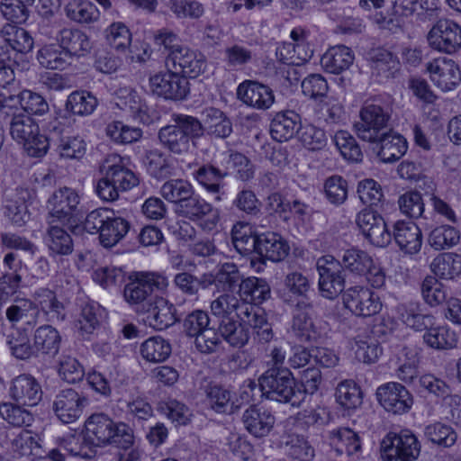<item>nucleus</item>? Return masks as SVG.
Here are the masks:
<instances>
[{
	"label": "nucleus",
	"instance_id": "obj_20",
	"mask_svg": "<svg viewBox=\"0 0 461 461\" xmlns=\"http://www.w3.org/2000/svg\"><path fill=\"white\" fill-rule=\"evenodd\" d=\"M343 303L354 314L369 317L378 313L382 308L379 296L367 287L354 286L345 291Z\"/></svg>",
	"mask_w": 461,
	"mask_h": 461
},
{
	"label": "nucleus",
	"instance_id": "obj_21",
	"mask_svg": "<svg viewBox=\"0 0 461 461\" xmlns=\"http://www.w3.org/2000/svg\"><path fill=\"white\" fill-rule=\"evenodd\" d=\"M433 84L443 92L453 91L461 82V69L450 59H436L427 64Z\"/></svg>",
	"mask_w": 461,
	"mask_h": 461
},
{
	"label": "nucleus",
	"instance_id": "obj_28",
	"mask_svg": "<svg viewBox=\"0 0 461 461\" xmlns=\"http://www.w3.org/2000/svg\"><path fill=\"white\" fill-rule=\"evenodd\" d=\"M9 393L19 404L35 406L41 400L42 390L32 375L23 374L12 380Z\"/></svg>",
	"mask_w": 461,
	"mask_h": 461
},
{
	"label": "nucleus",
	"instance_id": "obj_27",
	"mask_svg": "<svg viewBox=\"0 0 461 461\" xmlns=\"http://www.w3.org/2000/svg\"><path fill=\"white\" fill-rule=\"evenodd\" d=\"M253 310V305L246 301H242L240 297H237L230 293H224L218 296L211 303L212 313L221 318V321L225 319H239L244 321L249 311Z\"/></svg>",
	"mask_w": 461,
	"mask_h": 461
},
{
	"label": "nucleus",
	"instance_id": "obj_1",
	"mask_svg": "<svg viewBox=\"0 0 461 461\" xmlns=\"http://www.w3.org/2000/svg\"><path fill=\"white\" fill-rule=\"evenodd\" d=\"M100 170L103 176L95 185V193L103 201H115L120 192L131 190L139 185V177L128 167V158L118 154H109Z\"/></svg>",
	"mask_w": 461,
	"mask_h": 461
},
{
	"label": "nucleus",
	"instance_id": "obj_33",
	"mask_svg": "<svg viewBox=\"0 0 461 461\" xmlns=\"http://www.w3.org/2000/svg\"><path fill=\"white\" fill-rule=\"evenodd\" d=\"M59 45L69 55L85 56L91 50V42L88 36L82 31L73 28H63L57 34Z\"/></svg>",
	"mask_w": 461,
	"mask_h": 461
},
{
	"label": "nucleus",
	"instance_id": "obj_32",
	"mask_svg": "<svg viewBox=\"0 0 461 461\" xmlns=\"http://www.w3.org/2000/svg\"><path fill=\"white\" fill-rule=\"evenodd\" d=\"M290 247L286 240L276 232L258 234L257 252L273 262L284 260L289 254Z\"/></svg>",
	"mask_w": 461,
	"mask_h": 461
},
{
	"label": "nucleus",
	"instance_id": "obj_56",
	"mask_svg": "<svg viewBox=\"0 0 461 461\" xmlns=\"http://www.w3.org/2000/svg\"><path fill=\"white\" fill-rule=\"evenodd\" d=\"M397 312L400 320L416 331H426L433 321L431 315L419 312L418 305L412 303L399 305Z\"/></svg>",
	"mask_w": 461,
	"mask_h": 461
},
{
	"label": "nucleus",
	"instance_id": "obj_51",
	"mask_svg": "<svg viewBox=\"0 0 461 461\" xmlns=\"http://www.w3.org/2000/svg\"><path fill=\"white\" fill-rule=\"evenodd\" d=\"M67 17L77 23L88 24L99 19L100 12L89 0H72L65 7Z\"/></svg>",
	"mask_w": 461,
	"mask_h": 461
},
{
	"label": "nucleus",
	"instance_id": "obj_38",
	"mask_svg": "<svg viewBox=\"0 0 461 461\" xmlns=\"http://www.w3.org/2000/svg\"><path fill=\"white\" fill-rule=\"evenodd\" d=\"M376 142L380 144L377 156L384 163H393L399 160L408 149L406 140L402 135L392 131L380 134Z\"/></svg>",
	"mask_w": 461,
	"mask_h": 461
},
{
	"label": "nucleus",
	"instance_id": "obj_52",
	"mask_svg": "<svg viewBox=\"0 0 461 461\" xmlns=\"http://www.w3.org/2000/svg\"><path fill=\"white\" fill-rule=\"evenodd\" d=\"M171 345L168 340L154 336L147 339L140 345V355L148 362L160 363L166 361L171 355Z\"/></svg>",
	"mask_w": 461,
	"mask_h": 461
},
{
	"label": "nucleus",
	"instance_id": "obj_5",
	"mask_svg": "<svg viewBox=\"0 0 461 461\" xmlns=\"http://www.w3.org/2000/svg\"><path fill=\"white\" fill-rule=\"evenodd\" d=\"M84 229L91 234L98 233L103 247L113 248L128 234L131 223L114 211L101 207L86 214Z\"/></svg>",
	"mask_w": 461,
	"mask_h": 461
},
{
	"label": "nucleus",
	"instance_id": "obj_25",
	"mask_svg": "<svg viewBox=\"0 0 461 461\" xmlns=\"http://www.w3.org/2000/svg\"><path fill=\"white\" fill-rule=\"evenodd\" d=\"M143 312L147 313L146 322L157 330H164L177 321L175 305L162 296H155Z\"/></svg>",
	"mask_w": 461,
	"mask_h": 461
},
{
	"label": "nucleus",
	"instance_id": "obj_59",
	"mask_svg": "<svg viewBox=\"0 0 461 461\" xmlns=\"http://www.w3.org/2000/svg\"><path fill=\"white\" fill-rule=\"evenodd\" d=\"M194 191L193 185L182 178L170 179L165 182L160 188L161 195L167 201L176 203V206L192 195Z\"/></svg>",
	"mask_w": 461,
	"mask_h": 461
},
{
	"label": "nucleus",
	"instance_id": "obj_54",
	"mask_svg": "<svg viewBox=\"0 0 461 461\" xmlns=\"http://www.w3.org/2000/svg\"><path fill=\"white\" fill-rule=\"evenodd\" d=\"M430 268L437 276L442 279H453L461 274V255L440 254L433 259Z\"/></svg>",
	"mask_w": 461,
	"mask_h": 461
},
{
	"label": "nucleus",
	"instance_id": "obj_36",
	"mask_svg": "<svg viewBox=\"0 0 461 461\" xmlns=\"http://www.w3.org/2000/svg\"><path fill=\"white\" fill-rule=\"evenodd\" d=\"M330 440L335 456H357L361 450V440L357 433L348 428L330 431Z\"/></svg>",
	"mask_w": 461,
	"mask_h": 461
},
{
	"label": "nucleus",
	"instance_id": "obj_29",
	"mask_svg": "<svg viewBox=\"0 0 461 461\" xmlns=\"http://www.w3.org/2000/svg\"><path fill=\"white\" fill-rule=\"evenodd\" d=\"M241 420L246 430L258 438L267 436L276 422V418L270 411L257 405L246 409Z\"/></svg>",
	"mask_w": 461,
	"mask_h": 461
},
{
	"label": "nucleus",
	"instance_id": "obj_49",
	"mask_svg": "<svg viewBox=\"0 0 461 461\" xmlns=\"http://www.w3.org/2000/svg\"><path fill=\"white\" fill-rule=\"evenodd\" d=\"M37 59L41 67L48 69H64L70 63L69 55L59 44H47L37 52Z\"/></svg>",
	"mask_w": 461,
	"mask_h": 461
},
{
	"label": "nucleus",
	"instance_id": "obj_60",
	"mask_svg": "<svg viewBox=\"0 0 461 461\" xmlns=\"http://www.w3.org/2000/svg\"><path fill=\"white\" fill-rule=\"evenodd\" d=\"M314 112L319 121L328 124L340 122L345 114L343 105L331 96L320 100L315 105Z\"/></svg>",
	"mask_w": 461,
	"mask_h": 461
},
{
	"label": "nucleus",
	"instance_id": "obj_34",
	"mask_svg": "<svg viewBox=\"0 0 461 461\" xmlns=\"http://www.w3.org/2000/svg\"><path fill=\"white\" fill-rule=\"evenodd\" d=\"M115 104L121 110L129 111L140 122L149 124V107L141 99L137 91L131 87H122L117 90Z\"/></svg>",
	"mask_w": 461,
	"mask_h": 461
},
{
	"label": "nucleus",
	"instance_id": "obj_61",
	"mask_svg": "<svg viewBox=\"0 0 461 461\" xmlns=\"http://www.w3.org/2000/svg\"><path fill=\"white\" fill-rule=\"evenodd\" d=\"M231 241L240 255H247L258 249V235H252L250 227L241 222L236 223L231 230Z\"/></svg>",
	"mask_w": 461,
	"mask_h": 461
},
{
	"label": "nucleus",
	"instance_id": "obj_8",
	"mask_svg": "<svg viewBox=\"0 0 461 461\" xmlns=\"http://www.w3.org/2000/svg\"><path fill=\"white\" fill-rule=\"evenodd\" d=\"M10 133L14 140L22 143L31 157H42L49 149V139L40 134L35 121L25 113H13Z\"/></svg>",
	"mask_w": 461,
	"mask_h": 461
},
{
	"label": "nucleus",
	"instance_id": "obj_3",
	"mask_svg": "<svg viewBox=\"0 0 461 461\" xmlns=\"http://www.w3.org/2000/svg\"><path fill=\"white\" fill-rule=\"evenodd\" d=\"M258 385L262 395L271 401L298 407L305 399V392L286 367L268 368L259 376Z\"/></svg>",
	"mask_w": 461,
	"mask_h": 461
},
{
	"label": "nucleus",
	"instance_id": "obj_53",
	"mask_svg": "<svg viewBox=\"0 0 461 461\" xmlns=\"http://www.w3.org/2000/svg\"><path fill=\"white\" fill-rule=\"evenodd\" d=\"M106 136L114 143L127 145L142 138L143 131L139 127L131 126L121 121H113L106 125Z\"/></svg>",
	"mask_w": 461,
	"mask_h": 461
},
{
	"label": "nucleus",
	"instance_id": "obj_64",
	"mask_svg": "<svg viewBox=\"0 0 461 461\" xmlns=\"http://www.w3.org/2000/svg\"><path fill=\"white\" fill-rule=\"evenodd\" d=\"M333 142L341 156L351 162H360L363 153L355 138L347 131H338L333 136Z\"/></svg>",
	"mask_w": 461,
	"mask_h": 461
},
{
	"label": "nucleus",
	"instance_id": "obj_9",
	"mask_svg": "<svg viewBox=\"0 0 461 461\" xmlns=\"http://www.w3.org/2000/svg\"><path fill=\"white\" fill-rule=\"evenodd\" d=\"M210 319L207 312L195 310L189 313L184 320V332L190 338H194L196 348L205 354L216 350L221 342L216 330L209 327Z\"/></svg>",
	"mask_w": 461,
	"mask_h": 461
},
{
	"label": "nucleus",
	"instance_id": "obj_17",
	"mask_svg": "<svg viewBox=\"0 0 461 461\" xmlns=\"http://www.w3.org/2000/svg\"><path fill=\"white\" fill-rule=\"evenodd\" d=\"M151 91L165 99L184 100L189 94V81L178 72L166 71L149 77Z\"/></svg>",
	"mask_w": 461,
	"mask_h": 461
},
{
	"label": "nucleus",
	"instance_id": "obj_18",
	"mask_svg": "<svg viewBox=\"0 0 461 461\" xmlns=\"http://www.w3.org/2000/svg\"><path fill=\"white\" fill-rule=\"evenodd\" d=\"M89 401L84 394L68 388L59 391L52 402V409L57 418L65 424L73 423L83 414Z\"/></svg>",
	"mask_w": 461,
	"mask_h": 461
},
{
	"label": "nucleus",
	"instance_id": "obj_44",
	"mask_svg": "<svg viewBox=\"0 0 461 461\" xmlns=\"http://www.w3.org/2000/svg\"><path fill=\"white\" fill-rule=\"evenodd\" d=\"M226 173H221L220 168L212 165H204L195 172V178L207 192L214 194V200L221 202L224 199L225 192L222 190L221 180Z\"/></svg>",
	"mask_w": 461,
	"mask_h": 461
},
{
	"label": "nucleus",
	"instance_id": "obj_4",
	"mask_svg": "<svg viewBox=\"0 0 461 461\" xmlns=\"http://www.w3.org/2000/svg\"><path fill=\"white\" fill-rule=\"evenodd\" d=\"M85 431L95 447L114 445L128 448L134 443L133 429L124 422H115L104 413H95L85 421Z\"/></svg>",
	"mask_w": 461,
	"mask_h": 461
},
{
	"label": "nucleus",
	"instance_id": "obj_12",
	"mask_svg": "<svg viewBox=\"0 0 461 461\" xmlns=\"http://www.w3.org/2000/svg\"><path fill=\"white\" fill-rule=\"evenodd\" d=\"M359 115L360 121L354 124L357 137L365 141L376 142L388 126L389 112L378 104L366 103Z\"/></svg>",
	"mask_w": 461,
	"mask_h": 461
},
{
	"label": "nucleus",
	"instance_id": "obj_24",
	"mask_svg": "<svg viewBox=\"0 0 461 461\" xmlns=\"http://www.w3.org/2000/svg\"><path fill=\"white\" fill-rule=\"evenodd\" d=\"M237 95L242 103L258 110H267L275 102L273 90L258 81L246 80L240 84Z\"/></svg>",
	"mask_w": 461,
	"mask_h": 461
},
{
	"label": "nucleus",
	"instance_id": "obj_62",
	"mask_svg": "<svg viewBox=\"0 0 461 461\" xmlns=\"http://www.w3.org/2000/svg\"><path fill=\"white\" fill-rule=\"evenodd\" d=\"M373 262L374 260L371 256L366 251L357 249H350L344 251L340 261L343 269H348L360 276L364 275L365 272H367L373 267Z\"/></svg>",
	"mask_w": 461,
	"mask_h": 461
},
{
	"label": "nucleus",
	"instance_id": "obj_42",
	"mask_svg": "<svg viewBox=\"0 0 461 461\" xmlns=\"http://www.w3.org/2000/svg\"><path fill=\"white\" fill-rule=\"evenodd\" d=\"M203 132L215 139H226L232 132V122L220 109L206 108L203 111Z\"/></svg>",
	"mask_w": 461,
	"mask_h": 461
},
{
	"label": "nucleus",
	"instance_id": "obj_45",
	"mask_svg": "<svg viewBox=\"0 0 461 461\" xmlns=\"http://www.w3.org/2000/svg\"><path fill=\"white\" fill-rule=\"evenodd\" d=\"M248 326L239 319H225L221 321L219 331L223 339L231 347L240 348L249 339Z\"/></svg>",
	"mask_w": 461,
	"mask_h": 461
},
{
	"label": "nucleus",
	"instance_id": "obj_47",
	"mask_svg": "<svg viewBox=\"0 0 461 461\" xmlns=\"http://www.w3.org/2000/svg\"><path fill=\"white\" fill-rule=\"evenodd\" d=\"M423 341L434 349H448L456 346V335L448 326H435L432 322L423 334Z\"/></svg>",
	"mask_w": 461,
	"mask_h": 461
},
{
	"label": "nucleus",
	"instance_id": "obj_55",
	"mask_svg": "<svg viewBox=\"0 0 461 461\" xmlns=\"http://www.w3.org/2000/svg\"><path fill=\"white\" fill-rule=\"evenodd\" d=\"M63 447L72 456L83 459L93 458L96 453L95 446L86 431L67 437L63 440Z\"/></svg>",
	"mask_w": 461,
	"mask_h": 461
},
{
	"label": "nucleus",
	"instance_id": "obj_37",
	"mask_svg": "<svg viewBox=\"0 0 461 461\" xmlns=\"http://www.w3.org/2000/svg\"><path fill=\"white\" fill-rule=\"evenodd\" d=\"M370 64L372 75L377 77L380 81L394 77L400 68V62L397 57L383 48L371 51Z\"/></svg>",
	"mask_w": 461,
	"mask_h": 461
},
{
	"label": "nucleus",
	"instance_id": "obj_57",
	"mask_svg": "<svg viewBox=\"0 0 461 461\" xmlns=\"http://www.w3.org/2000/svg\"><path fill=\"white\" fill-rule=\"evenodd\" d=\"M6 344L11 354L18 359H28L33 355V346L31 344L27 330L23 328L11 331L6 337Z\"/></svg>",
	"mask_w": 461,
	"mask_h": 461
},
{
	"label": "nucleus",
	"instance_id": "obj_13",
	"mask_svg": "<svg viewBox=\"0 0 461 461\" xmlns=\"http://www.w3.org/2000/svg\"><path fill=\"white\" fill-rule=\"evenodd\" d=\"M316 267L321 294L327 299H335L345 289V275L340 261L326 255L317 260Z\"/></svg>",
	"mask_w": 461,
	"mask_h": 461
},
{
	"label": "nucleus",
	"instance_id": "obj_30",
	"mask_svg": "<svg viewBox=\"0 0 461 461\" xmlns=\"http://www.w3.org/2000/svg\"><path fill=\"white\" fill-rule=\"evenodd\" d=\"M205 276L208 288L214 285L218 291L224 293L233 292L243 280L238 266L233 262L220 263L214 273H205Z\"/></svg>",
	"mask_w": 461,
	"mask_h": 461
},
{
	"label": "nucleus",
	"instance_id": "obj_46",
	"mask_svg": "<svg viewBox=\"0 0 461 461\" xmlns=\"http://www.w3.org/2000/svg\"><path fill=\"white\" fill-rule=\"evenodd\" d=\"M243 322L252 329L254 339L259 343H268L273 339L272 325L263 309L253 305V310L249 311Z\"/></svg>",
	"mask_w": 461,
	"mask_h": 461
},
{
	"label": "nucleus",
	"instance_id": "obj_40",
	"mask_svg": "<svg viewBox=\"0 0 461 461\" xmlns=\"http://www.w3.org/2000/svg\"><path fill=\"white\" fill-rule=\"evenodd\" d=\"M239 296L254 306L262 303L271 296V288L266 279L249 276L240 284Z\"/></svg>",
	"mask_w": 461,
	"mask_h": 461
},
{
	"label": "nucleus",
	"instance_id": "obj_16",
	"mask_svg": "<svg viewBox=\"0 0 461 461\" xmlns=\"http://www.w3.org/2000/svg\"><path fill=\"white\" fill-rule=\"evenodd\" d=\"M21 106L28 113L42 115L49 111V104L42 95L31 90H23L18 95L8 89L0 91V113L10 114Z\"/></svg>",
	"mask_w": 461,
	"mask_h": 461
},
{
	"label": "nucleus",
	"instance_id": "obj_41",
	"mask_svg": "<svg viewBox=\"0 0 461 461\" xmlns=\"http://www.w3.org/2000/svg\"><path fill=\"white\" fill-rule=\"evenodd\" d=\"M60 344V333L52 325L43 324L34 330L33 348L37 352L55 357L59 351Z\"/></svg>",
	"mask_w": 461,
	"mask_h": 461
},
{
	"label": "nucleus",
	"instance_id": "obj_14",
	"mask_svg": "<svg viewBox=\"0 0 461 461\" xmlns=\"http://www.w3.org/2000/svg\"><path fill=\"white\" fill-rule=\"evenodd\" d=\"M176 212L193 221L199 223V226L205 231L211 232L216 229L220 215L211 203L206 202L194 191L185 201L176 207Z\"/></svg>",
	"mask_w": 461,
	"mask_h": 461
},
{
	"label": "nucleus",
	"instance_id": "obj_58",
	"mask_svg": "<svg viewBox=\"0 0 461 461\" xmlns=\"http://www.w3.org/2000/svg\"><path fill=\"white\" fill-rule=\"evenodd\" d=\"M97 99L87 91L72 92L66 101V109L73 114L86 116L94 113L97 106Z\"/></svg>",
	"mask_w": 461,
	"mask_h": 461
},
{
	"label": "nucleus",
	"instance_id": "obj_63",
	"mask_svg": "<svg viewBox=\"0 0 461 461\" xmlns=\"http://www.w3.org/2000/svg\"><path fill=\"white\" fill-rule=\"evenodd\" d=\"M459 231L449 225H441L433 229L428 238V242L436 250L448 249L459 241Z\"/></svg>",
	"mask_w": 461,
	"mask_h": 461
},
{
	"label": "nucleus",
	"instance_id": "obj_48",
	"mask_svg": "<svg viewBox=\"0 0 461 461\" xmlns=\"http://www.w3.org/2000/svg\"><path fill=\"white\" fill-rule=\"evenodd\" d=\"M6 319L12 323L26 321L30 326L38 323L39 311L30 299L17 298L5 310Z\"/></svg>",
	"mask_w": 461,
	"mask_h": 461
},
{
	"label": "nucleus",
	"instance_id": "obj_15",
	"mask_svg": "<svg viewBox=\"0 0 461 461\" xmlns=\"http://www.w3.org/2000/svg\"><path fill=\"white\" fill-rule=\"evenodd\" d=\"M427 39L433 50L453 54L461 49V26L453 20L440 19L429 30Z\"/></svg>",
	"mask_w": 461,
	"mask_h": 461
},
{
	"label": "nucleus",
	"instance_id": "obj_50",
	"mask_svg": "<svg viewBox=\"0 0 461 461\" xmlns=\"http://www.w3.org/2000/svg\"><path fill=\"white\" fill-rule=\"evenodd\" d=\"M205 400L212 410L218 413H231L233 402L231 392L218 384H209L205 389Z\"/></svg>",
	"mask_w": 461,
	"mask_h": 461
},
{
	"label": "nucleus",
	"instance_id": "obj_39",
	"mask_svg": "<svg viewBox=\"0 0 461 461\" xmlns=\"http://www.w3.org/2000/svg\"><path fill=\"white\" fill-rule=\"evenodd\" d=\"M353 51L347 46L337 45L330 48L321 57V64L330 74H340L354 62Z\"/></svg>",
	"mask_w": 461,
	"mask_h": 461
},
{
	"label": "nucleus",
	"instance_id": "obj_26",
	"mask_svg": "<svg viewBox=\"0 0 461 461\" xmlns=\"http://www.w3.org/2000/svg\"><path fill=\"white\" fill-rule=\"evenodd\" d=\"M167 64L172 63L173 68L179 69L185 77H196L204 71L206 61L203 55L187 46L176 49L169 52L167 56Z\"/></svg>",
	"mask_w": 461,
	"mask_h": 461
},
{
	"label": "nucleus",
	"instance_id": "obj_11",
	"mask_svg": "<svg viewBox=\"0 0 461 461\" xmlns=\"http://www.w3.org/2000/svg\"><path fill=\"white\" fill-rule=\"evenodd\" d=\"M10 449L14 457L41 459L48 456L52 461H64V455L58 449L47 450L42 437L31 429H23L14 436Z\"/></svg>",
	"mask_w": 461,
	"mask_h": 461
},
{
	"label": "nucleus",
	"instance_id": "obj_43",
	"mask_svg": "<svg viewBox=\"0 0 461 461\" xmlns=\"http://www.w3.org/2000/svg\"><path fill=\"white\" fill-rule=\"evenodd\" d=\"M46 245L52 255L67 256L72 253L74 244L71 236L60 223L47 222Z\"/></svg>",
	"mask_w": 461,
	"mask_h": 461
},
{
	"label": "nucleus",
	"instance_id": "obj_31",
	"mask_svg": "<svg viewBox=\"0 0 461 461\" xmlns=\"http://www.w3.org/2000/svg\"><path fill=\"white\" fill-rule=\"evenodd\" d=\"M32 299L35 310H38L39 313L42 312L48 321H64L66 317L65 307L58 300L55 292L46 287H41L35 290Z\"/></svg>",
	"mask_w": 461,
	"mask_h": 461
},
{
	"label": "nucleus",
	"instance_id": "obj_7",
	"mask_svg": "<svg viewBox=\"0 0 461 461\" xmlns=\"http://www.w3.org/2000/svg\"><path fill=\"white\" fill-rule=\"evenodd\" d=\"M81 198L78 192L71 187L55 190L47 201V222L60 223L70 230L78 221V205Z\"/></svg>",
	"mask_w": 461,
	"mask_h": 461
},
{
	"label": "nucleus",
	"instance_id": "obj_35",
	"mask_svg": "<svg viewBox=\"0 0 461 461\" xmlns=\"http://www.w3.org/2000/svg\"><path fill=\"white\" fill-rule=\"evenodd\" d=\"M300 125L301 116L297 113L291 110L279 112L270 123V134L278 142L287 141L299 132Z\"/></svg>",
	"mask_w": 461,
	"mask_h": 461
},
{
	"label": "nucleus",
	"instance_id": "obj_6",
	"mask_svg": "<svg viewBox=\"0 0 461 461\" xmlns=\"http://www.w3.org/2000/svg\"><path fill=\"white\" fill-rule=\"evenodd\" d=\"M169 285L167 276L155 273H135L129 278V282L123 289V298L131 307L137 311H143L148 303L153 300L154 289L164 291Z\"/></svg>",
	"mask_w": 461,
	"mask_h": 461
},
{
	"label": "nucleus",
	"instance_id": "obj_22",
	"mask_svg": "<svg viewBox=\"0 0 461 461\" xmlns=\"http://www.w3.org/2000/svg\"><path fill=\"white\" fill-rule=\"evenodd\" d=\"M292 333L301 341L316 340L320 332L313 321V305L312 303L301 300L294 310L291 325Z\"/></svg>",
	"mask_w": 461,
	"mask_h": 461
},
{
	"label": "nucleus",
	"instance_id": "obj_23",
	"mask_svg": "<svg viewBox=\"0 0 461 461\" xmlns=\"http://www.w3.org/2000/svg\"><path fill=\"white\" fill-rule=\"evenodd\" d=\"M392 237L404 254L415 255L421 249L423 242L421 230L411 221L399 220L393 222Z\"/></svg>",
	"mask_w": 461,
	"mask_h": 461
},
{
	"label": "nucleus",
	"instance_id": "obj_2",
	"mask_svg": "<svg viewBox=\"0 0 461 461\" xmlns=\"http://www.w3.org/2000/svg\"><path fill=\"white\" fill-rule=\"evenodd\" d=\"M172 122L173 124L159 129V144L175 155L187 154L191 149V140L203 135V123L198 118L183 113L172 114Z\"/></svg>",
	"mask_w": 461,
	"mask_h": 461
},
{
	"label": "nucleus",
	"instance_id": "obj_19",
	"mask_svg": "<svg viewBox=\"0 0 461 461\" xmlns=\"http://www.w3.org/2000/svg\"><path fill=\"white\" fill-rule=\"evenodd\" d=\"M376 398L380 405L393 414L407 413L413 404V397L409 390L397 382L380 385L376 389Z\"/></svg>",
	"mask_w": 461,
	"mask_h": 461
},
{
	"label": "nucleus",
	"instance_id": "obj_10",
	"mask_svg": "<svg viewBox=\"0 0 461 461\" xmlns=\"http://www.w3.org/2000/svg\"><path fill=\"white\" fill-rule=\"evenodd\" d=\"M420 445L410 430L389 432L381 442V456L384 461H410L416 459Z\"/></svg>",
	"mask_w": 461,
	"mask_h": 461
}]
</instances>
